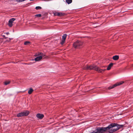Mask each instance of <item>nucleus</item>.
<instances>
[{
  "mask_svg": "<svg viewBox=\"0 0 133 133\" xmlns=\"http://www.w3.org/2000/svg\"><path fill=\"white\" fill-rule=\"evenodd\" d=\"M35 56L37 57L35 58L34 60L36 61H38L41 59L42 58H45V55L42 52H39L35 55Z\"/></svg>",
  "mask_w": 133,
  "mask_h": 133,
  "instance_id": "20e7f679",
  "label": "nucleus"
},
{
  "mask_svg": "<svg viewBox=\"0 0 133 133\" xmlns=\"http://www.w3.org/2000/svg\"><path fill=\"white\" fill-rule=\"evenodd\" d=\"M72 0H66V2L68 4H69L72 2Z\"/></svg>",
  "mask_w": 133,
  "mask_h": 133,
  "instance_id": "4468645a",
  "label": "nucleus"
},
{
  "mask_svg": "<svg viewBox=\"0 0 133 133\" xmlns=\"http://www.w3.org/2000/svg\"><path fill=\"white\" fill-rule=\"evenodd\" d=\"M119 57L117 55H115L113 56V59L114 60H117L119 59Z\"/></svg>",
  "mask_w": 133,
  "mask_h": 133,
  "instance_id": "f8f14e48",
  "label": "nucleus"
},
{
  "mask_svg": "<svg viewBox=\"0 0 133 133\" xmlns=\"http://www.w3.org/2000/svg\"><path fill=\"white\" fill-rule=\"evenodd\" d=\"M123 83H124V82L123 81H121L119 83H116V84L113 85L112 86H110L109 87H108V89H112L117 86L119 85L122 84Z\"/></svg>",
  "mask_w": 133,
  "mask_h": 133,
  "instance_id": "0eeeda50",
  "label": "nucleus"
},
{
  "mask_svg": "<svg viewBox=\"0 0 133 133\" xmlns=\"http://www.w3.org/2000/svg\"><path fill=\"white\" fill-rule=\"evenodd\" d=\"M83 69L85 70L93 69L100 73H103L106 70L105 69H101L95 65L86 66Z\"/></svg>",
  "mask_w": 133,
  "mask_h": 133,
  "instance_id": "f03ea898",
  "label": "nucleus"
},
{
  "mask_svg": "<svg viewBox=\"0 0 133 133\" xmlns=\"http://www.w3.org/2000/svg\"><path fill=\"white\" fill-rule=\"evenodd\" d=\"M33 91V90L32 88H30L28 91V93L29 94H30L32 93Z\"/></svg>",
  "mask_w": 133,
  "mask_h": 133,
  "instance_id": "ddd939ff",
  "label": "nucleus"
},
{
  "mask_svg": "<svg viewBox=\"0 0 133 133\" xmlns=\"http://www.w3.org/2000/svg\"><path fill=\"white\" fill-rule=\"evenodd\" d=\"M67 35L66 34H64L62 36V40L61 42V43L62 45L64 43Z\"/></svg>",
  "mask_w": 133,
  "mask_h": 133,
  "instance_id": "1a4fd4ad",
  "label": "nucleus"
},
{
  "mask_svg": "<svg viewBox=\"0 0 133 133\" xmlns=\"http://www.w3.org/2000/svg\"><path fill=\"white\" fill-rule=\"evenodd\" d=\"M37 117L39 119H41L44 117V115L42 114H38L36 115Z\"/></svg>",
  "mask_w": 133,
  "mask_h": 133,
  "instance_id": "9d476101",
  "label": "nucleus"
},
{
  "mask_svg": "<svg viewBox=\"0 0 133 133\" xmlns=\"http://www.w3.org/2000/svg\"><path fill=\"white\" fill-rule=\"evenodd\" d=\"M41 8H42L41 7L39 6H36V10L40 9H41Z\"/></svg>",
  "mask_w": 133,
  "mask_h": 133,
  "instance_id": "f3484780",
  "label": "nucleus"
},
{
  "mask_svg": "<svg viewBox=\"0 0 133 133\" xmlns=\"http://www.w3.org/2000/svg\"><path fill=\"white\" fill-rule=\"evenodd\" d=\"M29 113V112L27 111H24L18 113L17 115V116L18 117L23 116H26Z\"/></svg>",
  "mask_w": 133,
  "mask_h": 133,
  "instance_id": "423d86ee",
  "label": "nucleus"
},
{
  "mask_svg": "<svg viewBox=\"0 0 133 133\" xmlns=\"http://www.w3.org/2000/svg\"><path fill=\"white\" fill-rule=\"evenodd\" d=\"M15 19L12 18L10 19L9 21L8 25L10 27H11L12 26V23L15 20Z\"/></svg>",
  "mask_w": 133,
  "mask_h": 133,
  "instance_id": "6e6552de",
  "label": "nucleus"
},
{
  "mask_svg": "<svg viewBox=\"0 0 133 133\" xmlns=\"http://www.w3.org/2000/svg\"><path fill=\"white\" fill-rule=\"evenodd\" d=\"M9 39H10V40H11L12 39H11V38H9Z\"/></svg>",
  "mask_w": 133,
  "mask_h": 133,
  "instance_id": "4be33fe9",
  "label": "nucleus"
},
{
  "mask_svg": "<svg viewBox=\"0 0 133 133\" xmlns=\"http://www.w3.org/2000/svg\"><path fill=\"white\" fill-rule=\"evenodd\" d=\"M91 133H92V132H91Z\"/></svg>",
  "mask_w": 133,
  "mask_h": 133,
  "instance_id": "5701e85b",
  "label": "nucleus"
},
{
  "mask_svg": "<svg viewBox=\"0 0 133 133\" xmlns=\"http://www.w3.org/2000/svg\"><path fill=\"white\" fill-rule=\"evenodd\" d=\"M10 83V82L9 81H6L5 82L4 84L5 85H7Z\"/></svg>",
  "mask_w": 133,
  "mask_h": 133,
  "instance_id": "dca6fc26",
  "label": "nucleus"
},
{
  "mask_svg": "<svg viewBox=\"0 0 133 133\" xmlns=\"http://www.w3.org/2000/svg\"><path fill=\"white\" fill-rule=\"evenodd\" d=\"M57 15L58 16H62L63 15V14L62 13H57Z\"/></svg>",
  "mask_w": 133,
  "mask_h": 133,
  "instance_id": "2eb2a0df",
  "label": "nucleus"
},
{
  "mask_svg": "<svg viewBox=\"0 0 133 133\" xmlns=\"http://www.w3.org/2000/svg\"><path fill=\"white\" fill-rule=\"evenodd\" d=\"M5 34H6V35H8L9 34V33L8 32H6V33H5Z\"/></svg>",
  "mask_w": 133,
  "mask_h": 133,
  "instance_id": "412c9836",
  "label": "nucleus"
},
{
  "mask_svg": "<svg viewBox=\"0 0 133 133\" xmlns=\"http://www.w3.org/2000/svg\"><path fill=\"white\" fill-rule=\"evenodd\" d=\"M113 64L114 63H111L109 64L107 67V70H110L111 69V67L113 65Z\"/></svg>",
  "mask_w": 133,
  "mask_h": 133,
  "instance_id": "9b49d317",
  "label": "nucleus"
},
{
  "mask_svg": "<svg viewBox=\"0 0 133 133\" xmlns=\"http://www.w3.org/2000/svg\"><path fill=\"white\" fill-rule=\"evenodd\" d=\"M107 130H108L107 127H98L95 131H93L92 133H105V131Z\"/></svg>",
  "mask_w": 133,
  "mask_h": 133,
  "instance_id": "7ed1b4c3",
  "label": "nucleus"
},
{
  "mask_svg": "<svg viewBox=\"0 0 133 133\" xmlns=\"http://www.w3.org/2000/svg\"><path fill=\"white\" fill-rule=\"evenodd\" d=\"M124 126L123 125H119L115 123H112L107 127L108 130H109V132L112 133L117 131L120 128Z\"/></svg>",
  "mask_w": 133,
  "mask_h": 133,
  "instance_id": "f257e3e1",
  "label": "nucleus"
},
{
  "mask_svg": "<svg viewBox=\"0 0 133 133\" xmlns=\"http://www.w3.org/2000/svg\"><path fill=\"white\" fill-rule=\"evenodd\" d=\"M2 36L5 39L7 38V37H6L4 35H2Z\"/></svg>",
  "mask_w": 133,
  "mask_h": 133,
  "instance_id": "aec40b11",
  "label": "nucleus"
},
{
  "mask_svg": "<svg viewBox=\"0 0 133 133\" xmlns=\"http://www.w3.org/2000/svg\"><path fill=\"white\" fill-rule=\"evenodd\" d=\"M36 16H37V17H41V14H38L36 15Z\"/></svg>",
  "mask_w": 133,
  "mask_h": 133,
  "instance_id": "6ab92c4d",
  "label": "nucleus"
},
{
  "mask_svg": "<svg viewBox=\"0 0 133 133\" xmlns=\"http://www.w3.org/2000/svg\"><path fill=\"white\" fill-rule=\"evenodd\" d=\"M83 44L82 42L77 41L73 44V46L75 48H77L81 46Z\"/></svg>",
  "mask_w": 133,
  "mask_h": 133,
  "instance_id": "39448f33",
  "label": "nucleus"
},
{
  "mask_svg": "<svg viewBox=\"0 0 133 133\" xmlns=\"http://www.w3.org/2000/svg\"><path fill=\"white\" fill-rule=\"evenodd\" d=\"M29 43V42H28V41L24 43V44L25 45H27Z\"/></svg>",
  "mask_w": 133,
  "mask_h": 133,
  "instance_id": "a211bd4d",
  "label": "nucleus"
}]
</instances>
